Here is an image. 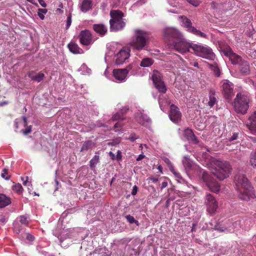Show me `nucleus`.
<instances>
[{
  "label": "nucleus",
  "instance_id": "1",
  "mask_svg": "<svg viewBox=\"0 0 256 256\" xmlns=\"http://www.w3.org/2000/svg\"><path fill=\"white\" fill-rule=\"evenodd\" d=\"M150 42V36L146 31L135 29L134 30V36L129 42V46L134 50L140 51L148 46Z\"/></svg>",
  "mask_w": 256,
  "mask_h": 256
},
{
  "label": "nucleus",
  "instance_id": "2",
  "mask_svg": "<svg viewBox=\"0 0 256 256\" xmlns=\"http://www.w3.org/2000/svg\"><path fill=\"white\" fill-rule=\"evenodd\" d=\"M234 182L239 192L238 197L243 200H249L252 186L248 178L244 174H239L234 177Z\"/></svg>",
  "mask_w": 256,
  "mask_h": 256
},
{
  "label": "nucleus",
  "instance_id": "3",
  "mask_svg": "<svg viewBox=\"0 0 256 256\" xmlns=\"http://www.w3.org/2000/svg\"><path fill=\"white\" fill-rule=\"evenodd\" d=\"M110 31L118 32L122 30L126 25V20L124 18V14L119 10H112L110 12Z\"/></svg>",
  "mask_w": 256,
  "mask_h": 256
},
{
  "label": "nucleus",
  "instance_id": "4",
  "mask_svg": "<svg viewBox=\"0 0 256 256\" xmlns=\"http://www.w3.org/2000/svg\"><path fill=\"white\" fill-rule=\"evenodd\" d=\"M250 96L245 94L238 93L235 98L233 106L236 113L244 114L249 108Z\"/></svg>",
  "mask_w": 256,
  "mask_h": 256
},
{
  "label": "nucleus",
  "instance_id": "5",
  "mask_svg": "<svg viewBox=\"0 0 256 256\" xmlns=\"http://www.w3.org/2000/svg\"><path fill=\"white\" fill-rule=\"evenodd\" d=\"M231 168L230 164L226 162H220L212 174L220 180L228 177L230 173Z\"/></svg>",
  "mask_w": 256,
  "mask_h": 256
},
{
  "label": "nucleus",
  "instance_id": "6",
  "mask_svg": "<svg viewBox=\"0 0 256 256\" xmlns=\"http://www.w3.org/2000/svg\"><path fill=\"white\" fill-rule=\"evenodd\" d=\"M192 50L196 55L208 60H213L215 57L211 48L202 45L193 44Z\"/></svg>",
  "mask_w": 256,
  "mask_h": 256
},
{
  "label": "nucleus",
  "instance_id": "7",
  "mask_svg": "<svg viewBox=\"0 0 256 256\" xmlns=\"http://www.w3.org/2000/svg\"><path fill=\"white\" fill-rule=\"evenodd\" d=\"M192 45H194V43L186 42L184 38L178 41H174L172 44L174 50L180 54H184L188 52H192Z\"/></svg>",
  "mask_w": 256,
  "mask_h": 256
},
{
  "label": "nucleus",
  "instance_id": "8",
  "mask_svg": "<svg viewBox=\"0 0 256 256\" xmlns=\"http://www.w3.org/2000/svg\"><path fill=\"white\" fill-rule=\"evenodd\" d=\"M152 78L156 88L160 92L166 94L167 88L162 80V74L158 70H154L153 72Z\"/></svg>",
  "mask_w": 256,
  "mask_h": 256
},
{
  "label": "nucleus",
  "instance_id": "9",
  "mask_svg": "<svg viewBox=\"0 0 256 256\" xmlns=\"http://www.w3.org/2000/svg\"><path fill=\"white\" fill-rule=\"evenodd\" d=\"M182 20V26L186 28V30L198 36L206 38V34L192 26V22L186 16H182L180 17Z\"/></svg>",
  "mask_w": 256,
  "mask_h": 256
},
{
  "label": "nucleus",
  "instance_id": "10",
  "mask_svg": "<svg viewBox=\"0 0 256 256\" xmlns=\"http://www.w3.org/2000/svg\"><path fill=\"white\" fill-rule=\"evenodd\" d=\"M202 178L210 190L214 192H218L220 188L219 184L215 181L211 176L206 172H204Z\"/></svg>",
  "mask_w": 256,
  "mask_h": 256
},
{
  "label": "nucleus",
  "instance_id": "11",
  "mask_svg": "<svg viewBox=\"0 0 256 256\" xmlns=\"http://www.w3.org/2000/svg\"><path fill=\"white\" fill-rule=\"evenodd\" d=\"M222 52L224 56L228 58L233 64H239L244 60L240 56L234 52L229 46L224 48L222 50Z\"/></svg>",
  "mask_w": 256,
  "mask_h": 256
},
{
  "label": "nucleus",
  "instance_id": "12",
  "mask_svg": "<svg viewBox=\"0 0 256 256\" xmlns=\"http://www.w3.org/2000/svg\"><path fill=\"white\" fill-rule=\"evenodd\" d=\"M206 204L207 210L210 214H214L218 206V202L212 194H208L206 196Z\"/></svg>",
  "mask_w": 256,
  "mask_h": 256
},
{
  "label": "nucleus",
  "instance_id": "13",
  "mask_svg": "<svg viewBox=\"0 0 256 256\" xmlns=\"http://www.w3.org/2000/svg\"><path fill=\"white\" fill-rule=\"evenodd\" d=\"M222 92L224 97L230 100L234 96L233 84L227 80L222 82Z\"/></svg>",
  "mask_w": 256,
  "mask_h": 256
},
{
  "label": "nucleus",
  "instance_id": "14",
  "mask_svg": "<svg viewBox=\"0 0 256 256\" xmlns=\"http://www.w3.org/2000/svg\"><path fill=\"white\" fill-rule=\"evenodd\" d=\"M132 69V66L130 64L126 68L123 69H115L113 70V75L115 79L120 82L124 81L126 75L130 70Z\"/></svg>",
  "mask_w": 256,
  "mask_h": 256
},
{
  "label": "nucleus",
  "instance_id": "15",
  "mask_svg": "<svg viewBox=\"0 0 256 256\" xmlns=\"http://www.w3.org/2000/svg\"><path fill=\"white\" fill-rule=\"evenodd\" d=\"M164 34L168 38H174L175 40H179L183 38V35L178 30L170 28L164 30Z\"/></svg>",
  "mask_w": 256,
  "mask_h": 256
},
{
  "label": "nucleus",
  "instance_id": "16",
  "mask_svg": "<svg viewBox=\"0 0 256 256\" xmlns=\"http://www.w3.org/2000/svg\"><path fill=\"white\" fill-rule=\"evenodd\" d=\"M169 117L170 120L175 124L178 123L181 120V112L178 108L174 104L170 106Z\"/></svg>",
  "mask_w": 256,
  "mask_h": 256
},
{
  "label": "nucleus",
  "instance_id": "17",
  "mask_svg": "<svg viewBox=\"0 0 256 256\" xmlns=\"http://www.w3.org/2000/svg\"><path fill=\"white\" fill-rule=\"evenodd\" d=\"M130 49L129 47H123L116 54V63L122 64L130 56Z\"/></svg>",
  "mask_w": 256,
  "mask_h": 256
},
{
  "label": "nucleus",
  "instance_id": "18",
  "mask_svg": "<svg viewBox=\"0 0 256 256\" xmlns=\"http://www.w3.org/2000/svg\"><path fill=\"white\" fill-rule=\"evenodd\" d=\"M78 38L80 44L84 46H88L92 42V33L87 30L81 31Z\"/></svg>",
  "mask_w": 256,
  "mask_h": 256
},
{
  "label": "nucleus",
  "instance_id": "19",
  "mask_svg": "<svg viewBox=\"0 0 256 256\" xmlns=\"http://www.w3.org/2000/svg\"><path fill=\"white\" fill-rule=\"evenodd\" d=\"M238 70L243 76H248L250 74V68L248 62L243 60L238 64Z\"/></svg>",
  "mask_w": 256,
  "mask_h": 256
},
{
  "label": "nucleus",
  "instance_id": "20",
  "mask_svg": "<svg viewBox=\"0 0 256 256\" xmlns=\"http://www.w3.org/2000/svg\"><path fill=\"white\" fill-rule=\"evenodd\" d=\"M93 29L100 36H104L108 32L107 26L102 24H94Z\"/></svg>",
  "mask_w": 256,
  "mask_h": 256
},
{
  "label": "nucleus",
  "instance_id": "21",
  "mask_svg": "<svg viewBox=\"0 0 256 256\" xmlns=\"http://www.w3.org/2000/svg\"><path fill=\"white\" fill-rule=\"evenodd\" d=\"M183 136L184 138L188 142H192L194 144H198V141L197 140L192 130L187 128L184 131Z\"/></svg>",
  "mask_w": 256,
  "mask_h": 256
},
{
  "label": "nucleus",
  "instance_id": "22",
  "mask_svg": "<svg viewBox=\"0 0 256 256\" xmlns=\"http://www.w3.org/2000/svg\"><path fill=\"white\" fill-rule=\"evenodd\" d=\"M136 120L141 125H144L146 122H149L150 119L147 114L142 112L136 114Z\"/></svg>",
  "mask_w": 256,
  "mask_h": 256
},
{
  "label": "nucleus",
  "instance_id": "23",
  "mask_svg": "<svg viewBox=\"0 0 256 256\" xmlns=\"http://www.w3.org/2000/svg\"><path fill=\"white\" fill-rule=\"evenodd\" d=\"M250 122L248 124L250 130L253 134H256V111L249 118Z\"/></svg>",
  "mask_w": 256,
  "mask_h": 256
},
{
  "label": "nucleus",
  "instance_id": "24",
  "mask_svg": "<svg viewBox=\"0 0 256 256\" xmlns=\"http://www.w3.org/2000/svg\"><path fill=\"white\" fill-rule=\"evenodd\" d=\"M28 76L32 80L39 82L43 80L44 78V74L42 72L36 74L34 72L32 71L28 73Z\"/></svg>",
  "mask_w": 256,
  "mask_h": 256
},
{
  "label": "nucleus",
  "instance_id": "25",
  "mask_svg": "<svg viewBox=\"0 0 256 256\" xmlns=\"http://www.w3.org/2000/svg\"><path fill=\"white\" fill-rule=\"evenodd\" d=\"M92 0H82L81 6L80 10L82 12H86L88 11L89 10L92 9Z\"/></svg>",
  "mask_w": 256,
  "mask_h": 256
},
{
  "label": "nucleus",
  "instance_id": "26",
  "mask_svg": "<svg viewBox=\"0 0 256 256\" xmlns=\"http://www.w3.org/2000/svg\"><path fill=\"white\" fill-rule=\"evenodd\" d=\"M68 47L72 52L74 54H82L83 52V50L82 48H80L77 44L71 42L68 44Z\"/></svg>",
  "mask_w": 256,
  "mask_h": 256
},
{
  "label": "nucleus",
  "instance_id": "27",
  "mask_svg": "<svg viewBox=\"0 0 256 256\" xmlns=\"http://www.w3.org/2000/svg\"><path fill=\"white\" fill-rule=\"evenodd\" d=\"M11 202L10 198L4 194H0V208L6 207Z\"/></svg>",
  "mask_w": 256,
  "mask_h": 256
},
{
  "label": "nucleus",
  "instance_id": "28",
  "mask_svg": "<svg viewBox=\"0 0 256 256\" xmlns=\"http://www.w3.org/2000/svg\"><path fill=\"white\" fill-rule=\"evenodd\" d=\"M210 100L208 102V105L210 107H212L216 102L217 100L215 96L214 90H210L209 92Z\"/></svg>",
  "mask_w": 256,
  "mask_h": 256
},
{
  "label": "nucleus",
  "instance_id": "29",
  "mask_svg": "<svg viewBox=\"0 0 256 256\" xmlns=\"http://www.w3.org/2000/svg\"><path fill=\"white\" fill-rule=\"evenodd\" d=\"M94 143L92 140L85 141L82 146L81 151L92 149L94 146Z\"/></svg>",
  "mask_w": 256,
  "mask_h": 256
},
{
  "label": "nucleus",
  "instance_id": "30",
  "mask_svg": "<svg viewBox=\"0 0 256 256\" xmlns=\"http://www.w3.org/2000/svg\"><path fill=\"white\" fill-rule=\"evenodd\" d=\"M154 60L150 58H143L140 63V66L142 67H148L152 66L154 64Z\"/></svg>",
  "mask_w": 256,
  "mask_h": 256
},
{
  "label": "nucleus",
  "instance_id": "31",
  "mask_svg": "<svg viewBox=\"0 0 256 256\" xmlns=\"http://www.w3.org/2000/svg\"><path fill=\"white\" fill-rule=\"evenodd\" d=\"M250 164L254 168H256V149L250 154Z\"/></svg>",
  "mask_w": 256,
  "mask_h": 256
},
{
  "label": "nucleus",
  "instance_id": "32",
  "mask_svg": "<svg viewBox=\"0 0 256 256\" xmlns=\"http://www.w3.org/2000/svg\"><path fill=\"white\" fill-rule=\"evenodd\" d=\"M54 234L58 238V240H59V242L60 243V244H61L63 240H64V239H63V236H62V232H61V229H59V228H57L56 229L54 232Z\"/></svg>",
  "mask_w": 256,
  "mask_h": 256
},
{
  "label": "nucleus",
  "instance_id": "33",
  "mask_svg": "<svg viewBox=\"0 0 256 256\" xmlns=\"http://www.w3.org/2000/svg\"><path fill=\"white\" fill-rule=\"evenodd\" d=\"M100 156L95 155L94 157L90 160V167L94 168L96 166V164L99 162Z\"/></svg>",
  "mask_w": 256,
  "mask_h": 256
},
{
  "label": "nucleus",
  "instance_id": "34",
  "mask_svg": "<svg viewBox=\"0 0 256 256\" xmlns=\"http://www.w3.org/2000/svg\"><path fill=\"white\" fill-rule=\"evenodd\" d=\"M12 190L19 194H20L22 193L23 192L22 186L20 184L14 185L12 187Z\"/></svg>",
  "mask_w": 256,
  "mask_h": 256
},
{
  "label": "nucleus",
  "instance_id": "35",
  "mask_svg": "<svg viewBox=\"0 0 256 256\" xmlns=\"http://www.w3.org/2000/svg\"><path fill=\"white\" fill-rule=\"evenodd\" d=\"M210 66L212 68V70H213V72H214L215 75L218 77L220 76V68H218V66L215 64L214 65L213 64H210Z\"/></svg>",
  "mask_w": 256,
  "mask_h": 256
},
{
  "label": "nucleus",
  "instance_id": "36",
  "mask_svg": "<svg viewBox=\"0 0 256 256\" xmlns=\"http://www.w3.org/2000/svg\"><path fill=\"white\" fill-rule=\"evenodd\" d=\"M48 12V10L46 8H39L38 10V16L40 18L41 20H44L45 18L44 14Z\"/></svg>",
  "mask_w": 256,
  "mask_h": 256
},
{
  "label": "nucleus",
  "instance_id": "37",
  "mask_svg": "<svg viewBox=\"0 0 256 256\" xmlns=\"http://www.w3.org/2000/svg\"><path fill=\"white\" fill-rule=\"evenodd\" d=\"M124 118L122 116L120 112H118L115 114L111 118V120L116 121L118 120H123Z\"/></svg>",
  "mask_w": 256,
  "mask_h": 256
},
{
  "label": "nucleus",
  "instance_id": "38",
  "mask_svg": "<svg viewBox=\"0 0 256 256\" xmlns=\"http://www.w3.org/2000/svg\"><path fill=\"white\" fill-rule=\"evenodd\" d=\"M19 221L22 224L27 226L28 224V222L27 220V218L25 216H20L19 217Z\"/></svg>",
  "mask_w": 256,
  "mask_h": 256
},
{
  "label": "nucleus",
  "instance_id": "39",
  "mask_svg": "<svg viewBox=\"0 0 256 256\" xmlns=\"http://www.w3.org/2000/svg\"><path fill=\"white\" fill-rule=\"evenodd\" d=\"M126 218L127 221L130 224L134 223V224H136V225L138 224V222L137 220H135L134 218L132 216L128 214V215H127L126 216Z\"/></svg>",
  "mask_w": 256,
  "mask_h": 256
},
{
  "label": "nucleus",
  "instance_id": "40",
  "mask_svg": "<svg viewBox=\"0 0 256 256\" xmlns=\"http://www.w3.org/2000/svg\"><path fill=\"white\" fill-rule=\"evenodd\" d=\"M2 176L6 180H8L10 179V176L8 175V170L4 168L2 170Z\"/></svg>",
  "mask_w": 256,
  "mask_h": 256
},
{
  "label": "nucleus",
  "instance_id": "41",
  "mask_svg": "<svg viewBox=\"0 0 256 256\" xmlns=\"http://www.w3.org/2000/svg\"><path fill=\"white\" fill-rule=\"evenodd\" d=\"M21 230V227L18 223H15L14 224V232L18 234L20 232Z\"/></svg>",
  "mask_w": 256,
  "mask_h": 256
},
{
  "label": "nucleus",
  "instance_id": "42",
  "mask_svg": "<svg viewBox=\"0 0 256 256\" xmlns=\"http://www.w3.org/2000/svg\"><path fill=\"white\" fill-rule=\"evenodd\" d=\"M186 1L194 6H198L200 4V0H186Z\"/></svg>",
  "mask_w": 256,
  "mask_h": 256
},
{
  "label": "nucleus",
  "instance_id": "43",
  "mask_svg": "<svg viewBox=\"0 0 256 256\" xmlns=\"http://www.w3.org/2000/svg\"><path fill=\"white\" fill-rule=\"evenodd\" d=\"M170 170L176 178L179 179L182 178L180 174L178 172H176L172 167L170 168Z\"/></svg>",
  "mask_w": 256,
  "mask_h": 256
},
{
  "label": "nucleus",
  "instance_id": "44",
  "mask_svg": "<svg viewBox=\"0 0 256 256\" xmlns=\"http://www.w3.org/2000/svg\"><path fill=\"white\" fill-rule=\"evenodd\" d=\"M72 23V16L70 14L67 18L66 20V29H68Z\"/></svg>",
  "mask_w": 256,
  "mask_h": 256
},
{
  "label": "nucleus",
  "instance_id": "45",
  "mask_svg": "<svg viewBox=\"0 0 256 256\" xmlns=\"http://www.w3.org/2000/svg\"><path fill=\"white\" fill-rule=\"evenodd\" d=\"M122 125L120 123L116 122L114 124V129H115L116 132V131L119 130L122 128Z\"/></svg>",
  "mask_w": 256,
  "mask_h": 256
},
{
  "label": "nucleus",
  "instance_id": "46",
  "mask_svg": "<svg viewBox=\"0 0 256 256\" xmlns=\"http://www.w3.org/2000/svg\"><path fill=\"white\" fill-rule=\"evenodd\" d=\"M26 239L29 242H32L34 241V238L32 234H27L26 236Z\"/></svg>",
  "mask_w": 256,
  "mask_h": 256
},
{
  "label": "nucleus",
  "instance_id": "47",
  "mask_svg": "<svg viewBox=\"0 0 256 256\" xmlns=\"http://www.w3.org/2000/svg\"><path fill=\"white\" fill-rule=\"evenodd\" d=\"M26 180H24V178H22V180L23 181V185L24 186H29L30 185V183L28 182V177H26Z\"/></svg>",
  "mask_w": 256,
  "mask_h": 256
},
{
  "label": "nucleus",
  "instance_id": "48",
  "mask_svg": "<svg viewBox=\"0 0 256 256\" xmlns=\"http://www.w3.org/2000/svg\"><path fill=\"white\" fill-rule=\"evenodd\" d=\"M238 138V134L236 133H234L232 136L229 138L228 140L229 142H232V140H236Z\"/></svg>",
  "mask_w": 256,
  "mask_h": 256
},
{
  "label": "nucleus",
  "instance_id": "49",
  "mask_svg": "<svg viewBox=\"0 0 256 256\" xmlns=\"http://www.w3.org/2000/svg\"><path fill=\"white\" fill-rule=\"evenodd\" d=\"M122 157V156L121 152L120 150H118L117 154L116 155V160L118 161L121 160Z\"/></svg>",
  "mask_w": 256,
  "mask_h": 256
},
{
  "label": "nucleus",
  "instance_id": "50",
  "mask_svg": "<svg viewBox=\"0 0 256 256\" xmlns=\"http://www.w3.org/2000/svg\"><path fill=\"white\" fill-rule=\"evenodd\" d=\"M31 132V126L28 127L24 130H23V133L24 134L26 135L30 134Z\"/></svg>",
  "mask_w": 256,
  "mask_h": 256
},
{
  "label": "nucleus",
  "instance_id": "51",
  "mask_svg": "<svg viewBox=\"0 0 256 256\" xmlns=\"http://www.w3.org/2000/svg\"><path fill=\"white\" fill-rule=\"evenodd\" d=\"M137 190H138V188L136 186H134L132 188V190L131 192V194L132 195V196H134L135 195L136 192H137Z\"/></svg>",
  "mask_w": 256,
  "mask_h": 256
},
{
  "label": "nucleus",
  "instance_id": "52",
  "mask_svg": "<svg viewBox=\"0 0 256 256\" xmlns=\"http://www.w3.org/2000/svg\"><path fill=\"white\" fill-rule=\"evenodd\" d=\"M128 109V108H124L122 109L119 112H120L122 116L124 117V116L127 112Z\"/></svg>",
  "mask_w": 256,
  "mask_h": 256
},
{
  "label": "nucleus",
  "instance_id": "53",
  "mask_svg": "<svg viewBox=\"0 0 256 256\" xmlns=\"http://www.w3.org/2000/svg\"><path fill=\"white\" fill-rule=\"evenodd\" d=\"M219 5L214 2H212L211 3V6L214 9H216L218 8Z\"/></svg>",
  "mask_w": 256,
  "mask_h": 256
},
{
  "label": "nucleus",
  "instance_id": "54",
  "mask_svg": "<svg viewBox=\"0 0 256 256\" xmlns=\"http://www.w3.org/2000/svg\"><path fill=\"white\" fill-rule=\"evenodd\" d=\"M145 155L144 154H140L138 156L137 158H136V160L137 161L141 160L142 159H144L145 158Z\"/></svg>",
  "mask_w": 256,
  "mask_h": 256
},
{
  "label": "nucleus",
  "instance_id": "55",
  "mask_svg": "<svg viewBox=\"0 0 256 256\" xmlns=\"http://www.w3.org/2000/svg\"><path fill=\"white\" fill-rule=\"evenodd\" d=\"M38 2H39V3L40 4L43 6V7H46V4L44 0H38Z\"/></svg>",
  "mask_w": 256,
  "mask_h": 256
},
{
  "label": "nucleus",
  "instance_id": "56",
  "mask_svg": "<svg viewBox=\"0 0 256 256\" xmlns=\"http://www.w3.org/2000/svg\"><path fill=\"white\" fill-rule=\"evenodd\" d=\"M137 138H138L136 137L134 134H133V135L131 136H130L128 138V140H130L131 142H134V140H136Z\"/></svg>",
  "mask_w": 256,
  "mask_h": 256
},
{
  "label": "nucleus",
  "instance_id": "57",
  "mask_svg": "<svg viewBox=\"0 0 256 256\" xmlns=\"http://www.w3.org/2000/svg\"><path fill=\"white\" fill-rule=\"evenodd\" d=\"M54 196H59V194H59V188L58 187H57L56 188V190H54Z\"/></svg>",
  "mask_w": 256,
  "mask_h": 256
},
{
  "label": "nucleus",
  "instance_id": "58",
  "mask_svg": "<svg viewBox=\"0 0 256 256\" xmlns=\"http://www.w3.org/2000/svg\"><path fill=\"white\" fill-rule=\"evenodd\" d=\"M168 186V182H164L162 184L161 190H162L164 188H166Z\"/></svg>",
  "mask_w": 256,
  "mask_h": 256
},
{
  "label": "nucleus",
  "instance_id": "59",
  "mask_svg": "<svg viewBox=\"0 0 256 256\" xmlns=\"http://www.w3.org/2000/svg\"><path fill=\"white\" fill-rule=\"evenodd\" d=\"M24 122V126H26L28 123H27V118L26 116H22V118Z\"/></svg>",
  "mask_w": 256,
  "mask_h": 256
},
{
  "label": "nucleus",
  "instance_id": "60",
  "mask_svg": "<svg viewBox=\"0 0 256 256\" xmlns=\"http://www.w3.org/2000/svg\"><path fill=\"white\" fill-rule=\"evenodd\" d=\"M62 12H63V10H62L61 8H56V14H58V13H60V14H62Z\"/></svg>",
  "mask_w": 256,
  "mask_h": 256
},
{
  "label": "nucleus",
  "instance_id": "61",
  "mask_svg": "<svg viewBox=\"0 0 256 256\" xmlns=\"http://www.w3.org/2000/svg\"><path fill=\"white\" fill-rule=\"evenodd\" d=\"M250 140L254 142H256V136H250Z\"/></svg>",
  "mask_w": 256,
  "mask_h": 256
},
{
  "label": "nucleus",
  "instance_id": "62",
  "mask_svg": "<svg viewBox=\"0 0 256 256\" xmlns=\"http://www.w3.org/2000/svg\"><path fill=\"white\" fill-rule=\"evenodd\" d=\"M150 180L154 183H156L158 181V178H151Z\"/></svg>",
  "mask_w": 256,
  "mask_h": 256
},
{
  "label": "nucleus",
  "instance_id": "63",
  "mask_svg": "<svg viewBox=\"0 0 256 256\" xmlns=\"http://www.w3.org/2000/svg\"><path fill=\"white\" fill-rule=\"evenodd\" d=\"M109 154L111 156V158L112 160L114 159L115 156H114V154L112 152H110L109 153Z\"/></svg>",
  "mask_w": 256,
  "mask_h": 256
},
{
  "label": "nucleus",
  "instance_id": "64",
  "mask_svg": "<svg viewBox=\"0 0 256 256\" xmlns=\"http://www.w3.org/2000/svg\"><path fill=\"white\" fill-rule=\"evenodd\" d=\"M193 66L198 68H199V64H198V62H195L194 63V64H193Z\"/></svg>",
  "mask_w": 256,
  "mask_h": 256
}]
</instances>
